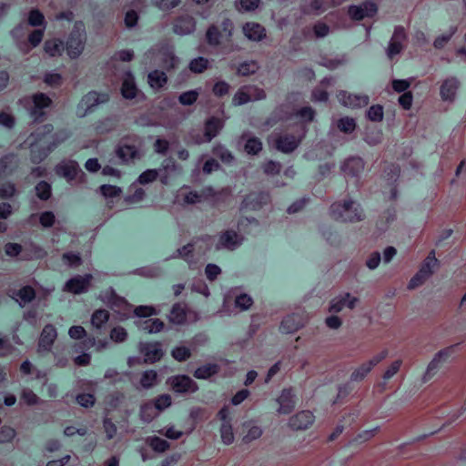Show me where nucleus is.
<instances>
[{"instance_id": "nucleus-60", "label": "nucleus", "mask_w": 466, "mask_h": 466, "mask_svg": "<svg viewBox=\"0 0 466 466\" xmlns=\"http://www.w3.org/2000/svg\"><path fill=\"white\" fill-rule=\"evenodd\" d=\"M165 171L167 175L179 173L181 171V167L176 163V161L172 157L166 158L161 165V168L159 171Z\"/></svg>"}, {"instance_id": "nucleus-38", "label": "nucleus", "mask_w": 466, "mask_h": 466, "mask_svg": "<svg viewBox=\"0 0 466 466\" xmlns=\"http://www.w3.org/2000/svg\"><path fill=\"white\" fill-rule=\"evenodd\" d=\"M347 62H348L347 56L341 55L335 58L323 57L321 59V61L319 62V65L329 69V70H334V69L345 65Z\"/></svg>"}, {"instance_id": "nucleus-3", "label": "nucleus", "mask_w": 466, "mask_h": 466, "mask_svg": "<svg viewBox=\"0 0 466 466\" xmlns=\"http://www.w3.org/2000/svg\"><path fill=\"white\" fill-rule=\"evenodd\" d=\"M86 41V33L85 25L82 21H76L74 24V27L65 46L70 58H76L82 54Z\"/></svg>"}, {"instance_id": "nucleus-27", "label": "nucleus", "mask_w": 466, "mask_h": 466, "mask_svg": "<svg viewBox=\"0 0 466 466\" xmlns=\"http://www.w3.org/2000/svg\"><path fill=\"white\" fill-rule=\"evenodd\" d=\"M224 125V120L219 117L211 116L208 118L204 125V133L206 135V139L211 141L223 129Z\"/></svg>"}, {"instance_id": "nucleus-64", "label": "nucleus", "mask_w": 466, "mask_h": 466, "mask_svg": "<svg viewBox=\"0 0 466 466\" xmlns=\"http://www.w3.org/2000/svg\"><path fill=\"white\" fill-rule=\"evenodd\" d=\"M428 279L429 277L427 274H424L423 270H419L409 281L408 289H414L421 286Z\"/></svg>"}, {"instance_id": "nucleus-37", "label": "nucleus", "mask_w": 466, "mask_h": 466, "mask_svg": "<svg viewBox=\"0 0 466 466\" xmlns=\"http://www.w3.org/2000/svg\"><path fill=\"white\" fill-rule=\"evenodd\" d=\"M168 319L170 322L174 324H183L187 319L185 306L180 303L174 304L168 315Z\"/></svg>"}, {"instance_id": "nucleus-61", "label": "nucleus", "mask_w": 466, "mask_h": 466, "mask_svg": "<svg viewBox=\"0 0 466 466\" xmlns=\"http://www.w3.org/2000/svg\"><path fill=\"white\" fill-rule=\"evenodd\" d=\"M367 117L373 122H380L383 119V107L380 105L371 106L367 111Z\"/></svg>"}, {"instance_id": "nucleus-5", "label": "nucleus", "mask_w": 466, "mask_h": 466, "mask_svg": "<svg viewBox=\"0 0 466 466\" xmlns=\"http://www.w3.org/2000/svg\"><path fill=\"white\" fill-rule=\"evenodd\" d=\"M456 346L457 345H451L446 347L435 353L432 360L429 362L427 369L421 378L423 383L428 382L436 375L441 365L445 363L451 355L454 354Z\"/></svg>"}, {"instance_id": "nucleus-19", "label": "nucleus", "mask_w": 466, "mask_h": 466, "mask_svg": "<svg viewBox=\"0 0 466 466\" xmlns=\"http://www.w3.org/2000/svg\"><path fill=\"white\" fill-rule=\"evenodd\" d=\"M305 324L303 316L299 313L289 314L283 318L279 330L285 334H291L298 331Z\"/></svg>"}, {"instance_id": "nucleus-8", "label": "nucleus", "mask_w": 466, "mask_h": 466, "mask_svg": "<svg viewBox=\"0 0 466 466\" xmlns=\"http://www.w3.org/2000/svg\"><path fill=\"white\" fill-rule=\"evenodd\" d=\"M407 34L402 25H396L385 50L386 56L392 60L396 56L401 54L406 48Z\"/></svg>"}, {"instance_id": "nucleus-39", "label": "nucleus", "mask_w": 466, "mask_h": 466, "mask_svg": "<svg viewBox=\"0 0 466 466\" xmlns=\"http://www.w3.org/2000/svg\"><path fill=\"white\" fill-rule=\"evenodd\" d=\"M157 384V373L153 370H146L140 378V385L143 389L148 390Z\"/></svg>"}, {"instance_id": "nucleus-50", "label": "nucleus", "mask_w": 466, "mask_h": 466, "mask_svg": "<svg viewBox=\"0 0 466 466\" xmlns=\"http://www.w3.org/2000/svg\"><path fill=\"white\" fill-rule=\"evenodd\" d=\"M198 96L199 92L197 89L186 91L178 96V102L182 106H192L197 102Z\"/></svg>"}, {"instance_id": "nucleus-55", "label": "nucleus", "mask_w": 466, "mask_h": 466, "mask_svg": "<svg viewBox=\"0 0 466 466\" xmlns=\"http://www.w3.org/2000/svg\"><path fill=\"white\" fill-rule=\"evenodd\" d=\"M220 436L222 442L226 445H229L234 441V433L231 422H226L221 424Z\"/></svg>"}, {"instance_id": "nucleus-28", "label": "nucleus", "mask_w": 466, "mask_h": 466, "mask_svg": "<svg viewBox=\"0 0 466 466\" xmlns=\"http://www.w3.org/2000/svg\"><path fill=\"white\" fill-rule=\"evenodd\" d=\"M300 139H297L293 135L280 136L276 139V148L283 153L293 152L299 145Z\"/></svg>"}, {"instance_id": "nucleus-4", "label": "nucleus", "mask_w": 466, "mask_h": 466, "mask_svg": "<svg viewBox=\"0 0 466 466\" xmlns=\"http://www.w3.org/2000/svg\"><path fill=\"white\" fill-rule=\"evenodd\" d=\"M57 176L66 178L68 183H83L86 181V174L76 160L65 159L56 166Z\"/></svg>"}, {"instance_id": "nucleus-21", "label": "nucleus", "mask_w": 466, "mask_h": 466, "mask_svg": "<svg viewBox=\"0 0 466 466\" xmlns=\"http://www.w3.org/2000/svg\"><path fill=\"white\" fill-rule=\"evenodd\" d=\"M340 168L345 176L357 177L364 169V161L361 157H350L342 163Z\"/></svg>"}, {"instance_id": "nucleus-10", "label": "nucleus", "mask_w": 466, "mask_h": 466, "mask_svg": "<svg viewBox=\"0 0 466 466\" xmlns=\"http://www.w3.org/2000/svg\"><path fill=\"white\" fill-rule=\"evenodd\" d=\"M167 383L173 391L179 394L194 393L198 390L197 382L187 375L171 376Z\"/></svg>"}, {"instance_id": "nucleus-54", "label": "nucleus", "mask_w": 466, "mask_h": 466, "mask_svg": "<svg viewBox=\"0 0 466 466\" xmlns=\"http://www.w3.org/2000/svg\"><path fill=\"white\" fill-rule=\"evenodd\" d=\"M171 356L177 361L183 362L191 357V350L186 346H177L172 350Z\"/></svg>"}, {"instance_id": "nucleus-30", "label": "nucleus", "mask_w": 466, "mask_h": 466, "mask_svg": "<svg viewBox=\"0 0 466 466\" xmlns=\"http://www.w3.org/2000/svg\"><path fill=\"white\" fill-rule=\"evenodd\" d=\"M138 89L135 77L131 72H127L122 82L121 94L126 99H133L137 96Z\"/></svg>"}, {"instance_id": "nucleus-15", "label": "nucleus", "mask_w": 466, "mask_h": 466, "mask_svg": "<svg viewBox=\"0 0 466 466\" xmlns=\"http://www.w3.org/2000/svg\"><path fill=\"white\" fill-rule=\"evenodd\" d=\"M92 279L90 274L76 275L66 282L64 290L73 294L85 293L88 290Z\"/></svg>"}, {"instance_id": "nucleus-49", "label": "nucleus", "mask_w": 466, "mask_h": 466, "mask_svg": "<svg viewBox=\"0 0 466 466\" xmlns=\"http://www.w3.org/2000/svg\"><path fill=\"white\" fill-rule=\"evenodd\" d=\"M438 264V259L435 258L434 250H431L428 257L424 259L420 270H423L424 274L430 278L433 274V268Z\"/></svg>"}, {"instance_id": "nucleus-45", "label": "nucleus", "mask_w": 466, "mask_h": 466, "mask_svg": "<svg viewBox=\"0 0 466 466\" xmlns=\"http://www.w3.org/2000/svg\"><path fill=\"white\" fill-rule=\"evenodd\" d=\"M35 194L41 200H48L52 195V187L46 181H40L35 187Z\"/></svg>"}, {"instance_id": "nucleus-48", "label": "nucleus", "mask_w": 466, "mask_h": 466, "mask_svg": "<svg viewBox=\"0 0 466 466\" xmlns=\"http://www.w3.org/2000/svg\"><path fill=\"white\" fill-rule=\"evenodd\" d=\"M245 151L249 155H257L262 150V142L256 137L247 138L245 146Z\"/></svg>"}, {"instance_id": "nucleus-42", "label": "nucleus", "mask_w": 466, "mask_h": 466, "mask_svg": "<svg viewBox=\"0 0 466 466\" xmlns=\"http://www.w3.org/2000/svg\"><path fill=\"white\" fill-rule=\"evenodd\" d=\"M108 319L109 312L106 309H99L92 314L91 323L95 328L100 329Z\"/></svg>"}, {"instance_id": "nucleus-14", "label": "nucleus", "mask_w": 466, "mask_h": 466, "mask_svg": "<svg viewBox=\"0 0 466 466\" xmlns=\"http://www.w3.org/2000/svg\"><path fill=\"white\" fill-rule=\"evenodd\" d=\"M99 298L115 311L129 310L131 308V305L126 300V299L118 296L113 288H109L103 291Z\"/></svg>"}, {"instance_id": "nucleus-47", "label": "nucleus", "mask_w": 466, "mask_h": 466, "mask_svg": "<svg viewBox=\"0 0 466 466\" xmlns=\"http://www.w3.org/2000/svg\"><path fill=\"white\" fill-rule=\"evenodd\" d=\"M179 64V58L173 52L167 51L162 55V66L169 71L175 69Z\"/></svg>"}, {"instance_id": "nucleus-59", "label": "nucleus", "mask_w": 466, "mask_h": 466, "mask_svg": "<svg viewBox=\"0 0 466 466\" xmlns=\"http://www.w3.org/2000/svg\"><path fill=\"white\" fill-rule=\"evenodd\" d=\"M28 24L31 26H45L46 21L44 15L37 9H32L28 15Z\"/></svg>"}, {"instance_id": "nucleus-63", "label": "nucleus", "mask_w": 466, "mask_h": 466, "mask_svg": "<svg viewBox=\"0 0 466 466\" xmlns=\"http://www.w3.org/2000/svg\"><path fill=\"white\" fill-rule=\"evenodd\" d=\"M364 141L370 146H377L382 141V133L380 130L368 131L365 134Z\"/></svg>"}, {"instance_id": "nucleus-23", "label": "nucleus", "mask_w": 466, "mask_h": 466, "mask_svg": "<svg viewBox=\"0 0 466 466\" xmlns=\"http://www.w3.org/2000/svg\"><path fill=\"white\" fill-rule=\"evenodd\" d=\"M56 337V329L52 324L46 325L39 338L38 350L49 351Z\"/></svg>"}, {"instance_id": "nucleus-2", "label": "nucleus", "mask_w": 466, "mask_h": 466, "mask_svg": "<svg viewBox=\"0 0 466 466\" xmlns=\"http://www.w3.org/2000/svg\"><path fill=\"white\" fill-rule=\"evenodd\" d=\"M20 104L26 109L34 122H43L47 114V109L52 105L51 98L44 93H36L32 96L20 99Z\"/></svg>"}, {"instance_id": "nucleus-36", "label": "nucleus", "mask_w": 466, "mask_h": 466, "mask_svg": "<svg viewBox=\"0 0 466 466\" xmlns=\"http://www.w3.org/2000/svg\"><path fill=\"white\" fill-rule=\"evenodd\" d=\"M160 413L157 411L153 402L147 401L141 405L139 415L140 419L147 423L151 422L155 418H157Z\"/></svg>"}, {"instance_id": "nucleus-6", "label": "nucleus", "mask_w": 466, "mask_h": 466, "mask_svg": "<svg viewBox=\"0 0 466 466\" xmlns=\"http://www.w3.org/2000/svg\"><path fill=\"white\" fill-rule=\"evenodd\" d=\"M267 97V94L264 89L254 86L247 85L241 86L232 98V104L234 106H242L248 102L263 100Z\"/></svg>"}, {"instance_id": "nucleus-46", "label": "nucleus", "mask_w": 466, "mask_h": 466, "mask_svg": "<svg viewBox=\"0 0 466 466\" xmlns=\"http://www.w3.org/2000/svg\"><path fill=\"white\" fill-rule=\"evenodd\" d=\"M208 65L209 61L207 58L199 56L190 61L188 68L195 74H200L208 67Z\"/></svg>"}, {"instance_id": "nucleus-51", "label": "nucleus", "mask_w": 466, "mask_h": 466, "mask_svg": "<svg viewBox=\"0 0 466 466\" xmlns=\"http://www.w3.org/2000/svg\"><path fill=\"white\" fill-rule=\"evenodd\" d=\"M159 413L171 406L172 399L169 394H161L151 400Z\"/></svg>"}, {"instance_id": "nucleus-18", "label": "nucleus", "mask_w": 466, "mask_h": 466, "mask_svg": "<svg viewBox=\"0 0 466 466\" xmlns=\"http://www.w3.org/2000/svg\"><path fill=\"white\" fill-rule=\"evenodd\" d=\"M338 99L343 106L351 108L366 106L370 102V98L366 95H353L344 90L339 92Z\"/></svg>"}, {"instance_id": "nucleus-32", "label": "nucleus", "mask_w": 466, "mask_h": 466, "mask_svg": "<svg viewBox=\"0 0 466 466\" xmlns=\"http://www.w3.org/2000/svg\"><path fill=\"white\" fill-rule=\"evenodd\" d=\"M147 82L152 88L159 90L167 83V76L163 71L154 70L148 74Z\"/></svg>"}, {"instance_id": "nucleus-22", "label": "nucleus", "mask_w": 466, "mask_h": 466, "mask_svg": "<svg viewBox=\"0 0 466 466\" xmlns=\"http://www.w3.org/2000/svg\"><path fill=\"white\" fill-rule=\"evenodd\" d=\"M196 28L195 19L188 15H180L176 19L173 25V31L177 35H185L194 32Z\"/></svg>"}, {"instance_id": "nucleus-24", "label": "nucleus", "mask_w": 466, "mask_h": 466, "mask_svg": "<svg viewBox=\"0 0 466 466\" xmlns=\"http://www.w3.org/2000/svg\"><path fill=\"white\" fill-rule=\"evenodd\" d=\"M460 86V81L454 77H448L443 81L440 88V95L443 101H453Z\"/></svg>"}, {"instance_id": "nucleus-20", "label": "nucleus", "mask_w": 466, "mask_h": 466, "mask_svg": "<svg viewBox=\"0 0 466 466\" xmlns=\"http://www.w3.org/2000/svg\"><path fill=\"white\" fill-rule=\"evenodd\" d=\"M314 421V415L309 410H302L289 419V424L295 431L308 429Z\"/></svg>"}, {"instance_id": "nucleus-34", "label": "nucleus", "mask_w": 466, "mask_h": 466, "mask_svg": "<svg viewBox=\"0 0 466 466\" xmlns=\"http://www.w3.org/2000/svg\"><path fill=\"white\" fill-rule=\"evenodd\" d=\"M219 370V365L216 363H208L198 368L194 371V377L200 380H208L218 373Z\"/></svg>"}, {"instance_id": "nucleus-9", "label": "nucleus", "mask_w": 466, "mask_h": 466, "mask_svg": "<svg viewBox=\"0 0 466 466\" xmlns=\"http://www.w3.org/2000/svg\"><path fill=\"white\" fill-rule=\"evenodd\" d=\"M212 237L209 235H204L198 238H194L187 245L177 248L172 255L165 258V261L171 259L181 258L187 262H190L194 256V250L198 241L205 242L208 245V249L211 243Z\"/></svg>"}, {"instance_id": "nucleus-1", "label": "nucleus", "mask_w": 466, "mask_h": 466, "mask_svg": "<svg viewBox=\"0 0 466 466\" xmlns=\"http://www.w3.org/2000/svg\"><path fill=\"white\" fill-rule=\"evenodd\" d=\"M329 214L335 220L343 223H357L365 219L360 204L351 198L332 203L329 207Z\"/></svg>"}, {"instance_id": "nucleus-7", "label": "nucleus", "mask_w": 466, "mask_h": 466, "mask_svg": "<svg viewBox=\"0 0 466 466\" xmlns=\"http://www.w3.org/2000/svg\"><path fill=\"white\" fill-rule=\"evenodd\" d=\"M109 100L107 93L90 91L85 95L77 107V115L85 116L87 113L93 112L99 105L106 104Z\"/></svg>"}, {"instance_id": "nucleus-26", "label": "nucleus", "mask_w": 466, "mask_h": 466, "mask_svg": "<svg viewBox=\"0 0 466 466\" xmlns=\"http://www.w3.org/2000/svg\"><path fill=\"white\" fill-rule=\"evenodd\" d=\"M245 36L254 42H259L266 37V29L258 23L248 22L243 25Z\"/></svg>"}, {"instance_id": "nucleus-57", "label": "nucleus", "mask_w": 466, "mask_h": 466, "mask_svg": "<svg viewBox=\"0 0 466 466\" xmlns=\"http://www.w3.org/2000/svg\"><path fill=\"white\" fill-rule=\"evenodd\" d=\"M371 370L372 366L369 361L365 362L351 373L350 380L352 381L362 380Z\"/></svg>"}, {"instance_id": "nucleus-16", "label": "nucleus", "mask_w": 466, "mask_h": 466, "mask_svg": "<svg viewBox=\"0 0 466 466\" xmlns=\"http://www.w3.org/2000/svg\"><path fill=\"white\" fill-rule=\"evenodd\" d=\"M269 200L270 197L268 192H251L244 198L241 203V208L245 209L257 210L268 204Z\"/></svg>"}, {"instance_id": "nucleus-44", "label": "nucleus", "mask_w": 466, "mask_h": 466, "mask_svg": "<svg viewBox=\"0 0 466 466\" xmlns=\"http://www.w3.org/2000/svg\"><path fill=\"white\" fill-rule=\"evenodd\" d=\"M71 133L67 129H60L57 130L52 136V142L48 145L49 151H53L56 147H57L60 144L65 142L67 138H69Z\"/></svg>"}, {"instance_id": "nucleus-40", "label": "nucleus", "mask_w": 466, "mask_h": 466, "mask_svg": "<svg viewBox=\"0 0 466 466\" xmlns=\"http://www.w3.org/2000/svg\"><path fill=\"white\" fill-rule=\"evenodd\" d=\"M147 443L156 452H165L170 447L169 442L167 441L161 439L157 436L148 437L147 439Z\"/></svg>"}, {"instance_id": "nucleus-17", "label": "nucleus", "mask_w": 466, "mask_h": 466, "mask_svg": "<svg viewBox=\"0 0 466 466\" xmlns=\"http://www.w3.org/2000/svg\"><path fill=\"white\" fill-rule=\"evenodd\" d=\"M139 350L144 354V362L154 363L161 360L164 355L162 345L160 342H141Z\"/></svg>"}, {"instance_id": "nucleus-31", "label": "nucleus", "mask_w": 466, "mask_h": 466, "mask_svg": "<svg viewBox=\"0 0 466 466\" xmlns=\"http://www.w3.org/2000/svg\"><path fill=\"white\" fill-rule=\"evenodd\" d=\"M136 325L138 329L146 331L149 334L160 332L165 327L164 322L159 319L138 320L136 322Z\"/></svg>"}, {"instance_id": "nucleus-13", "label": "nucleus", "mask_w": 466, "mask_h": 466, "mask_svg": "<svg viewBox=\"0 0 466 466\" xmlns=\"http://www.w3.org/2000/svg\"><path fill=\"white\" fill-rule=\"evenodd\" d=\"M243 237L238 235L235 230L228 229L220 233L218 241L216 244V249L235 250L241 246Z\"/></svg>"}, {"instance_id": "nucleus-33", "label": "nucleus", "mask_w": 466, "mask_h": 466, "mask_svg": "<svg viewBox=\"0 0 466 466\" xmlns=\"http://www.w3.org/2000/svg\"><path fill=\"white\" fill-rule=\"evenodd\" d=\"M64 49L65 44L62 40L58 38L46 40L44 45L45 52L52 57L61 56Z\"/></svg>"}, {"instance_id": "nucleus-25", "label": "nucleus", "mask_w": 466, "mask_h": 466, "mask_svg": "<svg viewBox=\"0 0 466 466\" xmlns=\"http://www.w3.org/2000/svg\"><path fill=\"white\" fill-rule=\"evenodd\" d=\"M277 401L279 404L278 411L281 414H289L296 406L295 395L290 389H284Z\"/></svg>"}, {"instance_id": "nucleus-53", "label": "nucleus", "mask_w": 466, "mask_h": 466, "mask_svg": "<svg viewBox=\"0 0 466 466\" xmlns=\"http://www.w3.org/2000/svg\"><path fill=\"white\" fill-rule=\"evenodd\" d=\"M260 0H236L235 7L239 12H250L258 8Z\"/></svg>"}, {"instance_id": "nucleus-58", "label": "nucleus", "mask_w": 466, "mask_h": 466, "mask_svg": "<svg viewBox=\"0 0 466 466\" xmlns=\"http://www.w3.org/2000/svg\"><path fill=\"white\" fill-rule=\"evenodd\" d=\"M258 69V66L255 61L243 62L238 68V74L247 76L255 74Z\"/></svg>"}, {"instance_id": "nucleus-56", "label": "nucleus", "mask_w": 466, "mask_h": 466, "mask_svg": "<svg viewBox=\"0 0 466 466\" xmlns=\"http://www.w3.org/2000/svg\"><path fill=\"white\" fill-rule=\"evenodd\" d=\"M135 273L146 278H157L161 275L162 270L158 266H149L137 268Z\"/></svg>"}, {"instance_id": "nucleus-62", "label": "nucleus", "mask_w": 466, "mask_h": 466, "mask_svg": "<svg viewBox=\"0 0 466 466\" xmlns=\"http://www.w3.org/2000/svg\"><path fill=\"white\" fill-rule=\"evenodd\" d=\"M99 192L105 198H116L120 196L122 189L116 186L112 185H102L99 187Z\"/></svg>"}, {"instance_id": "nucleus-43", "label": "nucleus", "mask_w": 466, "mask_h": 466, "mask_svg": "<svg viewBox=\"0 0 466 466\" xmlns=\"http://www.w3.org/2000/svg\"><path fill=\"white\" fill-rule=\"evenodd\" d=\"M357 127L356 121L354 118L350 116H344L338 120L337 127L339 131L345 134H351Z\"/></svg>"}, {"instance_id": "nucleus-11", "label": "nucleus", "mask_w": 466, "mask_h": 466, "mask_svg": "<svg viewBox=\"0 0 466 466\" xmlns=\"http://www.w3.org/2000/svg\"><path fill=\"white\" fill-rule=\"evenodd\" d=\"M378 13V6L372 1H366L360 5H351L348 8L349 16L355 21L364 18H372Z\"/></svg>"}, {"instance_id": "nucleus-52", "label": "nucleus", "mask_w": 466, "mask_h": 466, "mask_svg": "<svg viewBox=\"0 0 466 466\" xmlns=\"http://www.w3.org/2000/svg\"><path fill=\"white\" fill-rule=\"evenodd\" d=\"M220 32L215 25H210L206 33V39L209 46H218L220 44Z\"/></svg>"}, {"instance_id": "nucleus-35", "label": "nucleus", "mask_w": 466, "mask_h": 466, "mask_svg": "<svg viewBox=\"0 0 466 466\" xmlns=\"http://www.w3.org/2000/svg\"><path fill=\"white\" fill-rule=\"evenodd\" d=\"M17 157L14 154L5 155L0 158V177L11 174L17 167Z\"/></svg>"}, {"instance_id": "nucleus-12", "label": "nucleus", "mask_w": 466, "mask_h": 466, "mask_svg": "<svg viewBox=\"0 0 466 466\" xmlns=\"http://www.w3.org/2000/svg\"><path fill=\"white\" fill-rule=\"evenodd\" d=\"M116 157L118 161L110 160L113 164H127L129 161L139 158V152L136 146L129 145L124 140L120 141L115 148Z\"/></svg>"}, {"instance_id": "nucleus-29", "label": "nucleus", "mask_w": 466, "mask_h": 466, "mask_svg": "<svg viewBox=\"0 0 466 466\" xmlns=\"http://www.w3.org/2000/svg\"><path fill=\"white\" fill-rule=\"evenodd\" d=\"M11 297L15 299L20 307H25L35 298V291L31 286H24L17 290H12Z\"/></svg>"}, {"instance_id": "nucleus-41", "label": "nucleus", "mask_w": 466, "mask_h": 466, "mask_svg": "<svg viewBox=\"0 0 466 466\" xmlns=\"http://www.w3.org/2000/svg\"><path fill=\"white\" fill-rule=\"evenodd\" d=\"M350 297V293H345L332 299L329 302V312L336 314L340 312L346 305L347 298Z\"/></svg>"}]
</instances>
